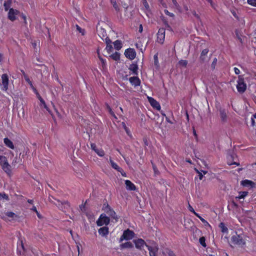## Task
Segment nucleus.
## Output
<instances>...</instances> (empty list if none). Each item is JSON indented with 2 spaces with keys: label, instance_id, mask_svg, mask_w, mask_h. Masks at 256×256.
Returning a JSON list of instances; mask_svg holds the SVG:
<instances>
[{
  "label": "nucleus",
  "instance_id": "57",
  "mask_svg": "<svg viewBox=\"0 0 256 256\" xmlns=\"http://www.w3.org/2000/svg\"><path fill=\"white\" fill-rule=\"evenodd\" d=\"M188 210H190V211L191 212H192L193 213L195 212L194 208L190 205H189V206H188Z\"/></svg>",
  "mask_w": 256,
  "mask_h": 256
},
{
  "label": "nucleus",
  "instance_id": "37",
  "mask_svg": "<svg viewBox=\"0 0 256 256\" xmlns=\"http://www.w3.org/2000/svg\"><path fill=\"white\" fill-rule=\"evenodd\" d=\"M106 50L108 53H110L112 52L113 48L112 44L106 45Z\"/></svg>",
  "mask_w": 256,
  "mask_h": 256
},
{
  "label": "nucleus",
  "instance_id": "13",
  "mask_svg": "<svg viewBox=\"0 0 256 256\" xmlns=\"http://www.w3.org/2000/svg\"><path fill=\"white\" fill-rule=\"evenodd\" d=\"M18 11L12 8H10L8 13V18L12 21H14L16 19V16L18 13Z\"/></svg>",
  "mask_w": 256,
  "mask_h": 256
},
{
  "label": "nucleus",
  "instance_id": "10",
  "mask_svg": "<svg viewBox=\"0 0 256 256\" xmlns=\"http://www.w3.org/2000/svg\"><path fill=\"white\" fill-rule=\"evenodd\" d=\"M2 90L4 91L7 90L8 85V78L6 74H4L2 76Z\"/></svg>",
  "mask_w": 256,
  "mask_h": 256
},
{
  "label": "nucleus",
  "instance_id": "2",
  "mask_svg": "<svg viewBox=\"0 0 256 256\" xmlns=\"http://www.w3.org/2000/svg\"><path fill=\"white\" fill-rule=\"evenodd\" d=\"M231 241L234 244L238 245L241 247L244 246L246 244V241L244 239L243 236L240 234H238L237 233L232 236Z\"/></svg>",
  "mask_w": 256,
  "mask_h": 256
},
{
  "label": "nucleus",
  "instance_id": "47",
  "mask_svg": "<svg viewBox=\"0 0 256 256\" xmlns=\"http://www.w3.org/2000/svg\"><path fill=\"white\" fill-rule=\"evenodd\" d=\"M168 254L169 256H176V254L173 252V251H172L170 250H168Z\"/></svg>",
  "mask_w": 256,
  "mask_h": 256
},
{
  "label": "nucleus",
  "instance_id": "39",
  "mask_svg": "<svg viewBox=\"0 0 256 256\" xmlns=\"http://www.w3.org/2000/svg\"><path fill=\"white\" fill-rule=\"evenodd\" d=\"M4 7L5 10L8 11V8L10 7V4L7 2H4Z\"/></svg>",
  "mask_w": 256,
  "mask_h": 256
},
{
  "label": "nucleus",
  "instance_id": "9",
  "mask_svg": "<svg viewBox=\"0 0 256 256\" xmlns=\"http://www.w3.org/2000/svg\"><path fill=\"white\" fill-rule=\"evenodd\" d=\"M158 42L162 44L164 43L165 38V29L160 28L157 33Z\"/></svg>",
  "mask_w": 256,
  "mask_h": 256
},
{
  "label": "nucleus",
  "instance_id": "1",
  "mask_svg": "<svg viewBox=\"0 0 256 256\" xmlns=\"http://www.w3.org/2000/svg\"><path fill=\"white\" fill-rule=\"evenodd\" d=\"M48 200L51 203L56 205L62 210L64 211L66 209L68 210L70 207V204L68 201L64 200L61 202L60 200H56L52 196H49Z\"/></svg>",
  "mask_w": 256,
  "mask_h": 256
},
{
  "label": "nucleus",
  "instance_id": "3",
  "mask_svg": "<svg viewBox=\"0 0 256 256\" xmlns=\"http://www.w3.org/2000/svg\"><path fill=\"white\" fill-rule=\"evenodd\" d=\"M236 88L240 94L244 93L246 89V84L244 82V78L242 76H238Z\"/></svg>",
  "mask_w": 256,
  "mask_h": 256
},
{
  "label": "nucleus",
  "instance_id": "54",
  "mask_svg": "<svg viewBox=\"0 0 256 256\" xmlns=\"http://www.w3.org/2000/svg\"><path fill=\"white\" fill-rule=\"evenodd\" d=\"M26 82H28L29 84H30L32 86V82L30 81V79L28 78L25 80Z\"/></svg>",
  "mask_w": 256,
  "mask_h": 256
},
{
  "label": "nucleus",
  "instance_id": "19",
  "mask_svg": "<svg viewBox=\"0 0 256 256\" xmlns=\"http://www.w3.org/2000/svg\"><path fill=\"white\" fill-rule=\"evenodd\" d=\"M138 68L136 62H133L128 68L129 70L132 71V74L134 75L138 74Z\"/></svg>",
  "mask_w": 256,
  "mask_h": 256
},
{
  "label": "nucleus",
  "instance_id": "28",
  "mask_svg": "<svg viewBox=\"0 0 256 256\" xmlns=\"http://www.w3.org/2000/svg\"><path fill=\"white\" fill-rule=\"evenodd\" d=\"M114 48L118 50L122 48V43L120 40H116L114 42Z\"/></svg>",
  "mask_w": 256,
  "mask_h": 256
},
{
  "label": "nucleus",
  "instance_id": "36",
  "mask_svg": "<svg viewBox=\"0 0 256 256\" xmlns=\"http://www.w3.org/2000/svg\"><path fill=\"white\" fill-rule=\"evenodd\" d=\"M111 3L116 10H118V6L115 0H110Z\"/></svg>",
  "mask_w": 256,
  "mask_h": 256
},
{
  "label": "nucleus",
  "instance_id": "6",
  "mask_svg": "<svg viewBox=\"0 0 256 256\" xmlns=\"http://www.w3.org/2000/svg\"><path fill=\"white\" fill-rule=\"evenodd\" d=\"M110 222L109 217L107 216L106 214H102L96 221V224L98 226H102L104 224L107 226Z\"/></svg>",
  "mask_w": 256,
  "mask_h": 256
},
{
  "label": "nucleus",
  "instance_id": "26",
  "mask_svg": "<svg viewBox=\"0 0 256 256\" xmlns=\"http://www.w3.org/2000/svg\"><path fill=\"white\" fill-rule=\"evenodd\" d=\"M134 247V245L130 242H128L124 243H122L120 244V248L121 249L126 248H132Z\"/></svg>",
  "mask_w": 256,
  "mask_h": 256
},
{
  "label": "nucleus",
  "instance_id": "55",
  "mask_svg": "<svg viewBox=\"0 0 256 256\" xmlns=\"http://www.w3.org/2000/svg\"><path fill=\"white\" fill-rule=\"evenodd\" d=\"M31 210L35 212L36 213V214H38V212L37 211V210H36V206H33L32 208H31Z\"/></svg>",
  "mask_w": 256,
  "mask_h": 256
},
{
  "label": "nucleus",
  "instance_id": "11",
  "mask_svg": "<svg viewBox=\"0 0 256 256\" xmlns=\"http://www.w3.org/2000/svg\"><path fill=\"white\" fill-rule=\"evenodd\" d=\"M148 102L150 105L156 110H160V106L158 102L152 97H148Z\"/></svg>",
  "mask_w": 256,
  "mask_h": 256
},
{
  "label": "nucleus",
  "instance_id": "64",
  "mask_svg": "<svg viewBox=\"0 0 256 256\" xmlns=\"http://www.w3.org/2000/svg\"><path fill=\"white\" fill-rule=\"evenodd\" d=\"M232 205L234 207H236V208H238V204L236 202H234V201L232 202Z\"/></svg>",
  "mask_w": 256,
  "mask_h": 256
},
{
  "label": "nucleus",
  "instance_id": "56",
  "mask_svg": "<svg viewBox=\"0 0 256 256\" xmlns=\"http://www.w3.org/2000/svg\"><path fill=\"white\" fill-rule=\"evenodd\" d=\"M192 14L194 16L197 18H200L199 16L196 13L195 11H193L192 12Z\"/></svg>",
  "mask_w": 256,
  "mask_h": 256
},
{
  "label": "nucleus",
  "instance_id": "52",
  "mask_svg": "<svg viewBox=\"0 0 256 256\" xmlns=\"http://www.w3.org/2000/svg\"><path fill=\"white\" fill-rule=\"evenodd\" d=\"M234 71L235 74H238L240 73V70L237 68H234Z\"/></svg>",
  "mask_w": 256,
  "mask_h": 256
},
{
  "label": "nucleus",
  "instance_id": "33",
  "mask_svg": "<svg viewBox=\"0 0 256 256\" xmlns=\"http://www.w3.org/2000/svg\"><path fill=\"white\" fill-rule=\"evenodd\" d=\"M205 241H206V238L202 236L200 238V240H199L200 243L201 244V245L202 246H203L204 248L206 247V246Z\"/></svg>",
  "mask_w": 256,
  "mask_h": 256
},
{
  "label": "nucleus",
  "instance_id": "35",
  "mask_svg": "<svg viewBox=\"0 0 256 256\" xmlns=\"http://www.w3.org/2000/svg\"><path fill=\"white\" fill-rule=\"evenodd\" d=\"M179 64L184 67H186L188 64V62L186 60H180L178 62Z\"/></svg>",
  "mask_w": 256,
  "mask_h": 256
},
{
  "label": "nucleus",
  "instance_id": "44",
  "mask_svg": "<svg viewBox=\"0 0 256 256\" xmlns=\"http://www.w3.org/2000/svg\"><path fill=\"white\" fill-rule=\"evenodd\" d=\"M107 108L108 110L110 113V114L114 116V118H116L114 112L112 111V108H110V107L109 106H107Z\"/></svg>",
  "mask_w": 256,
  "mask_h": 256
},
{
  "label": "nucleus",
  "instance_id": "16",
  "mask_svg": "<svg viewBox=\"0 0 256 256\" xmlns=\"http://www.w3.org/2000/svg\"><path fill=\"white\" fill-rule=\"evenodd\" d=\"M241 184L246 187L254 188L255 187V183L252 180H245L241 181Z\"/></svg>",
  "mask_w": 256,
  "mask_h": 256
},
{
  "label": "nucleus",
  "instance_id": "18",
  "mask_svg": "<svg viewBox=\"0 0 256 256\" xmlns=\"http://www.w3.org/2000/svg\"><path fill=\"white\" fill-rule=\"evenodd\" d=\"M130 82L132 86H138L140 84V80L138 76H132L129 78Z\"/></svg>",
  "mask_w": 256,
  "mask_h": 256
},
{
  "label": "nucleus",
  "instance_id": "4",
  "mask_svg": "<svg viewBox=\"0 0 256 256\" xmlns=\"http://www.w3.org/2000/svg\"><path fill=\"white\" fill-rule=\"evenodd\" d=\"M102 210H104V212H106L112 218L115 220L116 221H118V216L114 210L108 204H104Z\"/></svg>",
  "mask_w": 256,
  "mask_h": 256
},
{
  "label": "nucleus",
  "instance_id": "63",
  "mask_svg": "<svg viewBox=\"0 0 256 256\" xmlns=\"http://www.w3.org/2000/svg\"><path fill=\"white\" fill-rule=\"evenodd\" d=\"M17 160H18L17 158H14V160H13V162H12V165H14V164H16L18 162Z\"/></svg>",
  "mask_w": 256,
  "mask_h": 256
},
{
  "label": "nucleus",
  "instance_id": "31",
  "mask_svg": "<svg viewBox=\"0 0 256 256\" xmlns=\"http://www.w3.org/2000/svg\"><path fill=\"white\" fill-rule=\"evenodd\" d=\"M248 194V192H239V196L236 197V199L244 198Z\"/></svg>",
  "mask_w": 256,
  "mask_h": 256
},
{
  "label": "nucleus",
  "instance_id": "53",
  "mask_svg": "<svg viewBox=\"0 0 256 256\" xmlns=\"http://www.w3.org/2000/svg\"><path fill=\"white\" fill-rule=\"evenodd\" d=\"M196 172H197L198 174L199 178H200V180H202V177H203V175H202V174L201 172H199L198 170H196Z\"/></svg>",
  "mask_w": 256,
  "mask_h": 256
},
{
  "label": "nucleus",
  "instance_id": "30",
  "mask_svg": "<svg viewBox=\"0 0 256 256\" xmlns=\"http://www.w3.org/2000/svg\"><path fill=\"white\" fill-rule=\"evenodd\" d=\"M6 216L12 218H18V216L12 212H7L5 213Z\"/></svg>",
  "mask_w": 256,
  "mask_h": 256
},
{
  "label": "nucleus",
  "instance_id": "46",
  "mask_svg": "<svg viewBox=\"0 0 256 256\" xmlns=\"http://www.w3.org/2000/svg\"><path fill=\"white\" fill-rule=\"evenodd\" d=\"M164 13L166 14V15H168L171 17H174V14L172 13V12H169L168 10H164Z\"/></svg>",
  "mask_w": 256,
  "mask_h": 256
},
{
  "label": "nucleus",
  "instance_id": "8",
  "mask_svg": "<svg viewBox=\"0 0 256 256\" xmlns=\"http://www.w3.org/2000/svg\"><path fill=\"white\" fill-rule=\"evenodd\" d=\"M2 168L8 176H10L12 175V172L11 170V166L8 164L7 159L3 162V164H2Z\"/></svg>",
  "mask_w": 256,
  "mask_h": 256
},
{
  "label": "nucleus",
  "instance_id": "32",
  "mask_svg": "<svg viewBox=\"0 0 256 256\" xmlns=\"http://www.w3.org/2000/svg\"><path fill=\"white\" fill-rule=\"evenodd\" d=\"M220 228L222 230V232H228V228L224 226V224L222 222L220 223Z\"/></svg>",
  "mask_w": 256,
  "mask_h": 256
},
{
  "label": "nucleus",
  "instance_id": "21",
  "mask_svg": "<svg viewBox=\"0 0 256 256\" xmlns=\"http://www.w3.org/2000/svg\"><path fill=\"white\" fill-rule=\"evenodd\" d=\"M125 184L126 185V188L129 190H135L136 187L135 185L132 183L130 180H126L125 181Z\"/></svg>",
  "mask_w": 256,
  "mask_h": 256
},
{
  "label": "nucleus",
  "instance_id": "22",
  "mask_svg": "<svg viewBox=\"0 0 256 256\" xmlns=\"http://www.w3.org/2000/svg\"><path fill=\"white\" fill-rule=\"evenodd\" d=\"M220 117L222 122H226L227 120V114L224 109L220 108Z\"/></svg>",
  "mask_w": 256,
  "mask_h": 256
},
{
  "label": "nucleus",
  "instance_id": "5",
  "mask_svg": "<svg viewBox=\"0 0 256 256\" xmlns=\"http://www.w3.org/2000/svg\"><path fill=\"white\" fill-rule=\"evenodd\" d=\"M134 233L133 231L130 230V229H127L122 234L119 240V242H121L124 240H130L134 238Z\"/></svg>",
  "mask_w": 256,
  "mask_h": 256
},
{
  "label": "nucleus",
  "instance_id": "43",
  "mask_svg": "<svg viewBox=\"0 0 256 256\" xmlns=\"http://www.w3.org/2000/svg\"><path fill=\"white\" fill-rule=\"evenodd\" d=\"M77 30L80 33L82 34V35L84 34V30L82 29L79 26L76 25Z\"/></svg>",
  "mask_w": 256,
  "mask_h": 256
},
{
  "label": "nucleus",
  "instance_id": "49",
  "mask_svg": "<svg viewBox=\"0 0 256 256\" xmlns=\"http://www.w3.org/2000/svg\"><path fill=\"white\" fill-rule=\"evenodd\" d=\"M6 159V156H0V162H4Z\"/></svg>",
  "mask_w": 256,
  "mask_h": 256
},
{
  "label": "nucleus",
  "instance_id": "29",
  "mask_svg": "<svg viewBox=\"0 0 256 256\" xmlns=\"http://www.w3.org/2000/svg\"><path fill=\"white\" fill-rule=\"evenodd\" d=\"M110 163L111 164L112 167L113 168L117 170L118 172H121V170H122V168L119 167L118 165L116 164L113 160H110Z\"/></svg>",
  "mask_w": 256,
  "mask_h": 256
},
{
  "label": "nucleus",
  "instance_id": "41",
  "mask_svg": "<svg viewBox=\"0 0 256 256\" xmlns=\"http://www.w3.org/2000/svg\"><path fill=\"white\" fill-rule=\"evenodd\" d=\"M142 2L146 9L148 10L149 8V6L146 0H142Z\"/></svg>",
  "mask_w": 256,
  "mask_h": 256
},
{
  "label": "nucleus",
  "instance_id": "40",
  "mask_svg": "<svg viewBox=\"0 0 256 256\" xmlns=\"http://www.w3.org/2000/svg\"><path fill=\"white\" fill-rule=\"evenodd\" d=\"M216 62H217V59H216V58H214V60H213V62H212V66H211V67H212V69H214L215 68Z\"/></svg>",
  "mask_w": 256,
  "mask_h": 256
},
{
  "label": "nucleus",
  "instance_id": "38",
  "mask_svg": "<svg viewBox=\"0 0 256 256\" xmlns=\"http://www.w3.org/2000/svg\"><path fill=\"white\" fill-rule=\"evenodd\" d=\"M248 2L252 6H256V0H248Z\"/></svg>",
  "mask_w": 256,
  "mask_h": 256
},
{
  "label": "nucleus",
  "instance_id": "14",
  "mask_svg": "<svg viewBox=\"0 0 256 256\" xmlns=\"http://www.w3.org/2000/svg\"><path fill=\"white\" fill-rule=\"evenodd\" d=\"M146 246L148 248V249L150 252V256H156V254L158 252V245L155 244L154 246L146 245Z\"/></svg>",
  "mask_w": 256,
  "mask_h": 256
},
{
  "label": "nucleus",
  "instance_id": "59",
  "mask_svg": "<svg viewBox=\"0 0 256 256\" xmlns=\"http://www.w3.org/2000/svg\"><path fill=\"white\" fill-rule=\"evenodd\" d=\"M42 104L44 106V108H46V109L48 112H50L49 109H48V107L47 106H46V102H44V104Z\"/></svg>",
  "mask_w": 256,
  "mask_h": 256
},
{
  "label": "nucleus",
  "instance_id": "42",
  "mask_svg": "<svg viewBox=\"0 0 256 256\" xmlns=\"http://www.w3.org/2000/svg\"><path fill=\"white\" fill-rule=\"evenodd\" d=\"M172 0V2L174 4V6L177 9H179L180 8V5L178 4L176 0Z\"/></svg>",
  "mask_w": 256,
  "mask_h": 256
},
{
  "label": "nucleus",
  "instance_id": "51",
  "mask_svg": "<svg viewBox=\"0 0 256 256\" xmlns=\"http://www.w3.org/2000/svg\"><path fill=\"white\" fill-rule=\"evenodd\" d=\"M254 117L252 116V117L251 118V126H254L255 125V121L254 119Z\"/></svg>",
  "mask_w": 256,
  "mask_h": 256
},
{
  "label": "nucleus",
  "instance_id": "61",
  "mask_svg": "<svg viewBox=\"0 0 256 256\" xmlns=\"http://www.w3.org/2000/svg\"><path fill=\"white\" fill-rule=\"evenodd\" d=\"M42 104L44 106V108H46V109L48 112H50L49 109H48V107L47 106H46V102H44V104Z\"/></svg>",
  "mask_w": 256,
  "mask_h": 256
},
{
  "label": "nucleus",
  "instance_id": "12",
  "mask_svg": "<svg viewBox=\"0 0 256 256\" xmlns=\"http://www.w3.org/2000/svg\"><path fill=\"white\" fill-rule=\"evenodd\" d=\"M134 242L135 244L136 248L140 250L144 246H146V245H147L145 241L142 238L135 240H134Z\"/></svg>",
  "mask_w": 256,
  "mask_h": 256
},
{
  "label": "nucleus",
  "instance_id": "17",
  "mask_svg": "<svg viewBox=\"0 0 256 256\" xmlns=\"http://www.w3.org/2000/svg\"><path fill=\"white\" fill-rule=\"evenodd\" d=\"M208 52V48L204 49L202 50L200 54V60L201 62H206L208 60L207 58V54Z\"/></svg>",
  "mask_w": 256,
  "mask_h": 256
},
{
  "label": "nucleus",
  "instance_id": "34",
  "mask_svg": "<svg viewBox=\"0 0 256 256\" xmlns=\"http://www.w3.org/2000/svg\"><path fill=\"white\" fill-rule=\"evenodd\" d=\"M2 199H5L6 200H9L8 196L4 193V194L0 193V200Z\"/></svg>",
  "mask_w": 256,
  "mask_h": 256
},
{
  "label": "nucleus",
  "instance_id": "45",
  "mask_svg": "<svg viewBox=\"0 0 256 256\" xmlns=\"http://www.w3.org/2000/svg\"><path fill=\"white\" fill-rule=\"evenodd\" d=\"M105 42L106 44V45L111 44H112V40L108 36H106L105 38Z\"/></svg>",
  "mask_w": 256,
  "mask_h": 256
},
{
  "label": "nucleus",
  "instance_id": "60",
  "mask_svg": "<svg viewBox=\"0 0 256 256\" xmlns=\"http://www.w3.org/2000/svg\"><path fill=\"white\" fill-rule=\"evenodd\" d=\"M42 104L44 106V108H46V109L48 112H50L49 109H48V107L47 106H46V102H44V104Z\"/></svg>",
  "mask_w": 256,
  "mask_h": 256
},
{
  "label": "nucleus",
  "instance_id": "58",
  "mask_svg": "<svg viewBox=\"0 0 256 256\" xmlns=\"http://www.w3.org/2000/svg\"><path fill=\"white\" fill-rule=\"evenodd\" d=\"M42 104L44 106V108H46V109L48 112H50L49 109H48V107L47 106H46V102H44V104Z\"/></svg>",
  "mask_w": 256,
  "mask_h": 256
},
{
  "label": "nucleus",
  "instance_id": "23",
  "mask_svg": "<svg viewBox=\"0 0 256 256\" xmlns=\"http://www.w3.org/2000/svg\"><path fill=\"white\" fill-rule=\"evenodd\" d=\"M4 142L6 146L12 149H14V146L13 142L8 138H4Z\"/></svg>",
  "mask_w": 256,
  "mask_h": 256
},
{
  "label": "nucleus",
  "instance_id": "48",
  "mask_svg": "<svg viewBox=\"0 0 256 256\" xmlns=\"http://www.w3.org/2000/svg\"><path fill=\"white\" fill-rule=\"evenodd\" d=\"M98 58H99V59L101 61L102 64V66H105L106 64V60L102 58L100 56H98Z\"/></svg>",
  "mask_w": 256,
  "mask_h": 256
},
{
  "label": "nucleus",
  "instance_id": "62",
  "mask_svg": "<svg viewBox=\"0 0 256 256\" xmlns=\"http://www.w3.org/2000/svg\"><path fill=\"white\" fill-rule=\"evenodd\" d=\"M154 63L156 64L158 62V56L156 55L154 56Z\"/></svg>",
  "mask_w": 256,
  "mask_h": 256
},
{
  "label": "nucleus",
  "instance_id": "24",
  "mask_svg": "<svg viewBox=\"0 0 256 256\" xmlns=\"http://www.w3.org/2000/svg\"><path fill=\"white\" fill-rule=\"evenodd\" d=\"M98 32L100 37L103 40H104V38L107 36L106 31L104 28H100L98 30Z\"/></svg>",
  "mask_w": 256,
  "mask_h": 256
},
{
  "label": "nucleus",
  "instance_id": "15",
  "mask_svg": "<svg viewBox=\"0 0 256 256\" xmlns=\"http://www.w3.org/2000/svg\"><path fill=\"white\" fill-rule=\"evenodd\" d=\"M91 148L92 150H94L98 155L100 156H103L104 155V152L102 149H98L96 148V146L94 143H92Z\"/></svg>",
  "mask_w": 256,
  "mask_h": 256
},
{
  "label": "nucleus",
  "instance_id": "20",
  "mask_svg": "<svg viewBox=\"0 0 256 256\" xmlns=\"http://www.w3.org/2000/svg\"><path fill=\"white\" fill-rule=\"evenodd\" d=\"M98 232L102 236H106L108 234V228L107 226L100 228L98 230Z\"/></svg>",
  "mask_w": 256,
  "mask_h": 256
},
{
  "label": "nucleus",
  "instance_id": "7",
  "mask_svg": "<svg viewBox=\"0 0 256 256\" xmlns=\"http://www.w3.org/2000/svg\"><path fill=\"white\" fill-rule=\"evenodd\" d=\"M124 55L130 60H132L136 58V52L134 48H128L125 50Z\"/></svg>",
  "mask_w": 256,
  "mask_h": 256
},
{
  "label": "nucleus",
  "instance_id": "25",
  "mask_svg": "<svg viewBox=\"0 0 256 256\" xmlns=\"http://www.w3.org/2000/svg\"><path fill=\"white\" fill-rule=\"evenodd\" d=\"M234 154H231L229 156L228 158V165L236 164V166H240V163L236 162H232L231 160H234Z\"/></svg>",
  "mask_w": 256,
  "mask_h": 256
},
{
  "label": "nucleus",
  "instance_id": "50",
  "mask_svg": "<svg viewBox=\"0 0 256 256\" xmlns=\"http://www.w3.org/2000/svg\"><path fill=\"white\" fill-rule=\"evenodd\" d=\"M38 100H40V102H41L42 104H44V102H44V100H43V98H42L40 96V94H38Z\"/></svg>",
  "mask_w": 256,
  "mask_h": 256
},
{
  "label": "nucleus",
  "instance_id": "27",
  "mask_svg": "<svg viewBox=\"0 0 256 256\" xmlns=\"http://www.w3.org/2000/svg\"><path fill=\"white\" fill-rule=\"evenodd\" d=\"M110 57L112 60L116 61H118L120 59V54L116 52L114 53L111 54L110 56Z\"/></svg>",
  "mask_w": 256,
  "mask_h": 256
}]
</instances>
